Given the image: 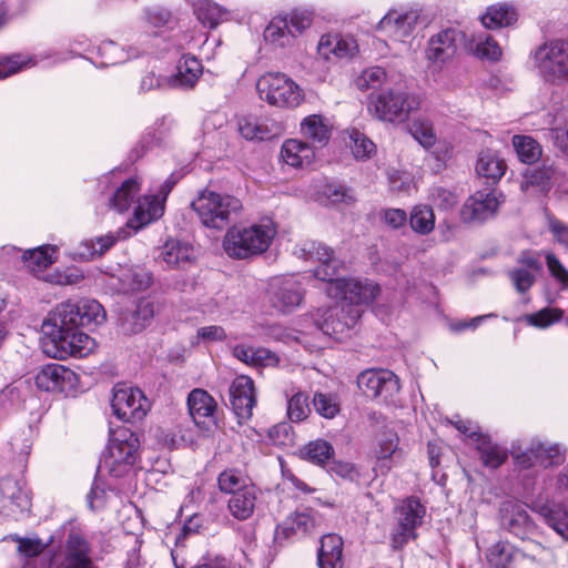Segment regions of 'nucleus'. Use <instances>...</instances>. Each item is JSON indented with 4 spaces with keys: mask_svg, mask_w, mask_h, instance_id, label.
<instances>
[{
    "mask_svg": "<svg viewBox=\"0 0 568 568\" xmlns=\"http://www.w3.org/2000/svg\"><path fill=\"white\" fill-rule=\"evenodd\" d=\"M106 314L95 300L68 301L57 306L51 317L43 323L47 341L44 353L53 358L85 357L95 347V342L80 331L81 326L101 325Z\"/></svg>",
    "mask_w": 568,
    "mask_h": 568,
    "instance_id": "nucleus-1",
    "label": "nucleus"
},
{
    "mask_svg": "<svg viewBox=\"0 0 568 568\" xmlns=\"http://www.w3.org/2000/svg\"><path fill=\"white\" fill-rule=\"evenodd\" d=\"M301 252L305 260L320 263L314 270V276L327 283L326 294L331 298L339 300L341 304L353 305L363 311V305H368L379 294L381 288L377 284L341 277L343 262L334 256V252L328 246L315 241H306Z\"/></svg>",
    "mask_w": 568,
    "mask_h": 568,
    "instance_id": "nucleus-2",
    "label": "nucleus"
},
{
    "mask_svg": "<svg viewBox=\"0 0 568 568\" xmlns=\"http://www.w3.org/2000/svg\"><path fill=\"white\" fill-rule=\"evenodd\" d=\"M275 234L276 231L268 224L232 226L223 239V248L232 258H251L264 253Z\"/></svg>",
    "mask_w": 568,
    "mask_h": 568,
    "instance_id": "nucleus-3",
    "label": "nucleus"
},
{
    "mask_svg": "<svg viewBox=\"0 0 568 568\" xmlns=\"http://www.w3.org/2000/svg\"><path fill=\"white\" fill-rule=\"evenodd\" d=\"M191 207L205 227L223 230L242 210V203L235 196L203 190L191 202Z\"/></svg>",
    "mask_w": 568,
    "mask_h": 568,
    "instance_id": "nucleus-4",
    "label": "nucleus"
},
{
    "mask_svg": "<svg viewBox=\"0 0 568 568\" xmlns=\"http://www.w3.org/2000/svg\"><path fill=\"white\" fill-rule=\"evenodd\" d=\"M418 108V97L399 88L382 89L368 95L367 110L381 121L402 123Z\"/></svg>",
    "mask_w": 568,
    "mask_h": 568,
    "instance_id": "nucleus-5",
    "label": "nucleus"
},
{
    "mask_svg": "<svg viewBox=\"0 0 568 568\" xmlns=\"http://www.w3.org/2000/svg\"><path fill=\"white\" fill-rule=\"evenodd\" d=\"M538 75L549 83L568 80V40H551L538 45L530 54Z\"/></svg>",
    "mask_w": 568,
    "mask_h": 568,
    "instance_id": "nucleus-6",
    "label": "nucleus"
},
{
    "mask_svg": "<svg viewBox=\"0 0 568 568\" xmlns=\"http://www.w3.org/2000/svg\"><path fill=\"white\" fill-rule=\"evenodd\" d=\"M140 440L130 429H120L103 452L100 466L105 467L112 477L121 478L132 468L139 454Z\"/></svg>",
    "mask_w": 568,
    "mask_h": 568,
    "instance_id": "nucleus-7",
    "label": "nucleus"
},
{
    "mask_svg": "<svg viewBox=\"0 0 568 568\" xmlns=\"http://www.w3.org/2000/svg\"><path fill=\"white\" fill-rule=\"evenodd\" d=\"M256 90L262 100L278 108H296L304 99L302 89L281 72H268L260 77Z\"/></svg>",
    "mask_w": 568,
    "mask_h": 568,
    "instance_id": "nucleus-8",
    "label": "nucleus"
},
{
    "mask_svg": "<svg viewBox=\"0 0 568 568\" xmlns=\"http://www.w3.org/2000/svg\"><path fill=\"white\" fill-rule=\"evenodd\" d=\"M396 526L390 535V546L402 550L410 540L417 538L416 529L423 524L426 507L416 496L402 499L395 507Z\"/></svg>",
    "mask_w": 568,
    "mask_h": 568,
    "instance_id": "nucleus-9",
    "label": "nucleus"
},
{
    "mask_svg": "<svg viewBox=\"0 0 568 568\" xmlns=\"http://www.w3.org/2000/svg\"><path fill=\"white\" fill-rule=\"evenodd\" d=\"M357 386L362 393L383 404H394L399 394L398 376L386 368H369L357 376Z\"/></svg>",
    "mask_w": 568,
    "mask_h": 568,
    "instance_id": "nucleus-10",
    "label": "nucleus"
},
{
    "mask_svg": "<svg viewBox=\"0 0 568 568\" xmlns=\"http://www.w3.org/2000/svg\"><path fill=\"white\" fill-rule=\"evenodd\" d=\"M361 317V308L341 304L320 308L316 313L315 323L325 335L339 338L353 328Z\"/></svg>",
    "mask_w": 568,
    "mask_h": 568,
    "instance_id": "nucleus-11",
    "label": "nucleus"
},
{
    "mask_svg": "<svg viewBox=\"0 0 568 568\" xmlns=\"http://www.w3.org/2000/svg\"><path fill=\"white\" fill-rule=\"evenodd\" d=\"M111 407L120 420L134 424L146 416L150 404L141 389L118 386L113 389Z\"/></svg>",
    "mask_w": 568,
    "mask_h": 568,
    "instance_id": "nucleus-12",
    "label": "nucleus"
},
{
    "mask_svg": "<svg viewBox=\"0 0 568 568\" xmlns=\"http://www.w3.org/2000/svg\"><path fill=\"white\" fill-rule=\"evenodd\" d=\"M37 387L44 392L70 394L79 384L78 375L61 364L42 366L34 376Z\"/></svg>",
    "mask_w": 568,
    "mask_h": 568,
    "instance_id": "nucleus-13",
    "label": "nucleus"
},
{
    "mask_svg": "<svg viewBox=\"0 0 568 568\" xmlns=\"http://www.w3.org/2000/svg\"><path fill=\"white\" fill-rule=\"evenodd\" d=\"M496 189L477 190L464 203L462 217L467 223H483L493 217L503 200Z\"/></svg>",
    "mask_w": 568,
    "mask_h": 568,
    "instance_id": "nucleus-14",
    "label": "nucleus"
},
{
    "mask_svg": "<svg viewBox=\"0 0 568 568\" xmlns=\"http://www.w3.org/2000/svg\"><path fill=\"white\" fill-rule=\"evenodd\" d=\"M500 527L511 535L526 539L535 531V523L525 506L518 501L506 500L499 507Z\"/></svg>",
    "mask_w": 568,
    "mask_h": 568,
    "instance_id": "nucleus-15",
    "label": "nucleus"
},
{
    "mask_svg": "<svg viewBox=\"0 0 568 568\" xmlns=\"http://www.w3.org/2000/svg\"><path fill=\"white\" fill-rule=\"evenodd\" d=\"M187 408L195 425L204 430L212 432L217 426L215 399L204 389L194 388L187 396Z\"/></svg>",
    "mask_w": 568,
    "mask_h": 568,
    "instance_id": "nucleus-16",
    "label": "nucleus"
},
{
    "mask_svg": "<svg viewBox=\"0 0 568 568\" xmlns=\"http://www.w3.org/2000/svg\"><path fill=\"white\" fill-rule=\"evenodd\" d=\"M230 404L237 416L243 420H248L253 415V408L256 405V394L254 382L251 377L237 376L229 388Z\"/></svg>",
    "mask_w": 568,
    "mask_h": 568,
    "instance_id": "nucleus-17",
    "label": "nucleus"
},
{
    "mask_svg": "<svg viewBox=\"0 0 568 568\" xmlns=\"http://www.w3.org/2000/svg\"><path fill=\"white\" fill-rule=\"evenodd\" d=\"M463 33L456 29L448 28L433 36L426 49V58L434 63H444L454 57L457 50V42Z\"/></svg>",
    "mask_w": 568,
    "mask_h": 568,
    "instance_id": "nucleus-18",
    "label": "nucleus"
},
{
    "mask_svg": "<svg viewBox=\"0 0 568 568\" xmlns=\"http://www.w3.org/2000/svg\"><path fill=\"white\" fill-rule=\"evenodd\" d=\"M399 437L396 432L387 429L378 435L373 455L377 460L373 468L377 473L387 474L392 468V462L402 457V450L398 447Z\"/></svg>",
    "mask_w": 568,
    "mask_h": 568,
    "instance_id": "nucleus-19",
    "label": "nucleus"
},
{
    "mask_svg": "<svg viewBox=\"0 0 568 568\" xmlns=\"http://www.w3.org/2000/svg\"><path fill=\"white\" fill-rule=\"evenodd\" d=\"M304 293L302 283L294 276L281 278L274 284V305L282 312H291L300 306Z\"/></svg>",
    "mask_w": 568,
    "mask_h": 568,
    "instance_id": "nucleus-20",
    "label": "nucleus"
},
{
    "mask_svg": "<svg viewBox=\"0 0 568 568\" xmlns=\"http://www.w3.org/2000/svg\"><path fill=\"white\" fill-rule=\"evenodd\" d=\"M153 316V304L141 300L134 308L126 310L121 314L120 328L125 335L139 334L151 323Z\"/></svg>",
    "mask_w": 568,
    "mask_h": 568,
    "instance_id": "nucleus-21",
    "label": "nucleus"
},
{
    "mask_svg": "<svg viewBox=\"0 0 568 568\" xmlns=\"http://www.w3.org/2000/svg\"><path fill=\"white\" fill-rule=\"evenodd\" d=\"M418 20L416 11H407L398 14L396 11H389L377 23L376 29L386 31L397 39H404L412 34Z\"/></svg>",
    "mask_w": 568,
    "mask_h": 568,
    "instance_id": "nucleus-22",
    "label": "nucleus"
},
{
    "mask_svg": "<svg viewBox=\"0 0 568 568\" xmlns=\"http://www.w3.org/2000/svg\"><path fill=\"white\" fill-rule=\"evenodd\" d=\"M469 438L476 444V449L486 467L496 469L507 459V450L491 442L490 437L480 432H471Z\"/></svg>",
    "mask_w": 568,
    "mask_h": 568,
    "instance_id": "nucleus-23",
    "label": "nucleus"
},
{
    "mask_svg": "<svg viewBox=\"0 0 568 568\" xmlns=\"http://www.w3.org/2000/svg\"><path fill=\"white\" fill-rule=\"evenodd\" d=\"M202 63L193 55H183L178 64V72L168 77L170 88L191 89L202 74Z\"/></svg>",
    "mask_w": 568,
    "mask_h": 568,
    "instance_id": "nucleus-24",
    "label": "nucleus"
},
{
    "mask_svg": "<svg viewBox=\"0 0 568 568\" xmlns=\"http://www.w3.org/2000/svg\"><path fill=\"white\" fill-rule=\"evenodd\" d=\"M343 539L336 534H327L321 538V547L317 551L320 568H343Z\"/></svg>",
    "mask_w": 568,
    "mask_h": 568,
    "instance_id": "nucleus-25",
    "label": "nucleus"
},
{
    "mask_svg": "<svg viewBox=\"0 0 568 568\" xmlns=\"http://www.w3.org/2000/svg\"><path fill=\"white\" fill-rule=\"evenodd\" d=\"M317 51L326 60L331 58V54L338 59H348L357 51V43L353 38L324 34L320 39Z\"/></svg>",
    "mask_w": 568,
    "mask_h": 568,
    "instance_id": "nucleus-26",
    "label": "nucleus"
},
{
    "mask_svg": "<svg viewBox=\"0 0 568 568\" xmlns=\"http://www.w3.org/2000/svg\"><path fill=\"white\" fill-rule=\"evenodd\" d=\"M303 136L311 142L313 150L325 146L332 134L327 120L320 114H311L301 122Z\"/></svg>",
    "mask_w": 568,
    "mask_h": 568,
    "instance_id": "nucleus-27",
    "label": "nucleus"
},
{
    "mask_svg": "<svg viewBox=\"0 0 568 568\" xmlns=\"http://www.w3.org/2000/svg\"><path fill=\"white\" fill-rule=\"evenodd\" d=\"M257 491V487L253 484L232 495L227 500L230 514L241 521L251 518L256 507Z\"/></svg>",
    "mask_w": 568,
    "mask_h": 568,
    "instance_id": "nucleus-28",
    "label": "nucleus"
},
{
    "mask_svg": "<svg viewBox=\"0 0 568 568\" xmlns=\"http://www.w3.org/2000/svg\"><path fill=\"white\" fill-rule=\"evenodd\" d=\"M281 156L286 164L293 168H302L312 163L315 151L306 142L290 139L283 143Z\"/></svg>",
    "mask_w": 568,
    "mask_h": 568,
    "instance_id": "nucleus-29",
    "label": "nucleus"
},
{
    "mask_svg": "<svg viewBox=\"0 0 568 568\" xmlns=\"http://www.w3.org/2000/svg\"><path fill=\"white\" fill-rule=\"evenodd\" d=\"M163 213L164 204L159 200L158 195H146L139 200L134 209V219L129 222V225L135 229L142 227L160 219Z\"/></svg>",
    "mask_w": 568,
    "mask_h": 568,
    "instance_id": "nucleus-30",
    "label": "nucleus"
},
{
    "mask_svg": "<svg viewBox=\"0 0 568 568\" xmlns=\"http://www.w3.org/2000/svg\"><path fill=\"white\" fill-rule=\"evenodd\" d=\"M518 19L516 9L507 3L489 6L480 17L481 24L486 29L495 30L514 24Z\"/></svg>",
    "mask_w": 568,
    "mask_h": 568,
    "instance_id": "nucleus-31",
    "label": "nucleus"
},
{
    "mask_svg": "<svg viewBox=\"0 0 568 568\" xmlns=\"http://www.w3.org/2000/svg\"><path fill=\"white\" fill-rule=\"evenodd\" d=\"M264 40L275 48H285L294 43L295 37L288 27V19L283 14L272 18L264 30Z\"/></svg>",
    "mask_w": 568,
    "mask_h": 568,
    "instance_id": "nucleus-32",
    "label": "nucleus"
},
{
    "mask_svg": "<svg viewBox=\"0 0 568 568\" xmlns=\"http://www.w3.org/2000/svg\"><path fill=\"white\" fill-rule=\"evenodd\" d=\"M194 13L197 20L210 29L216 28L220 23L231 20V12L212 0H199L194 6Z\"/></svg>",
    "mask_w": 568,
    "mask_h": 568,
    "instance_id": "nucleus-33",
    "label": "nucleus"
},
{
    "mask_svg": "<svg viewBox=\"0 0 568 568\" xmlns=\"http://www.w3.org/2000/svg\"><path fill=\"white\" fill-rule=\"evenodd\" d=\"M506 163L490 150L481 151L476 163V172L487 179L489 184H496L505 174Z\"/></svg>",
    "mask_w": 568,
    "mask_h": 568,
    "instance_id": "nucleus-34",
    "label": "nucleus"
},
{
    "mask_svg": "<svg viewBox=\"0 0 568 568\" xmlns=\"http://www.w3.org/2000/svg\"><path fill=\"white\" fill-rule=\"evenodd\" d=\"M524 555L510 542L498 541L487 551V560L494 568H515Z\"/></svg>",
    "mask_w": 568,
    "mask_h": 568,
    "instance_id": "nucleus-35",
    "label": "nucleus"
},
{
    "mask_svg": "<svg viewBox=\"0 0 568 568\" xmlns=\"http://www.w3.org/2000/svg\"><path fill=\"white\" fill-rule=\"evenodd\" d=\"M164 125V121H156L154 126L148 128L141 136L139 143L131 151V156L134 159L142 158L149 150L153 148L164 146L165 143V131L160 128Z\"/></svg>",
    "mask_w": 568,
    "mask_h": 568,
    "instance_id": "nucleus-36",
    "label": "nucleus"
},
{
    "mask_svg": "<svg viewBox=\"0 0 568 568\" xmlns=\"http://www.w3.org/2000/svg\"><path fill=\"white\" fill-rule=\"evenodd\" d=\"M537 513L544 518L545 523L551 527L559 536L562 531L559 526H568V508L566 505L556 501H547L537 508Z\"/></svg>",
    "mask_w": 568,
    "mask_h": 568,
    "instance_id": "nucleus-37",
    "label": "nucleus"
},
{
    "mask_svg": "<svg viewBox=\"0 0 568 568\" xmlns=\"http://www.w3.org/2000/svg\"><path fill=\"white\" fill-rule=\"evenodd\" d=\"M410 229L419 235H428L435 229V214L429 205L413 206L408 216Z\"/></svg>",
    "mask_w": 568,
    "mask_h": 568,
    "instance_id": "nucleus-38",
    "label": "nucleus"
},
{
    "mask_svg": "<svg viewBox=\"0 0 568 568\" xmlns=\"http://www.w3.org/2000/svg\"><path fill=\"white\" fill-rule=\"evenodd\" d=\"M193 253V247L180 241H168L161 252L162 261L168 267H180L181 264L189 263Z\"/></svg>",
    "mask_w": 568,
    "mask_h": 568,
    "instance_id": "nucleus-39",
    "label": "nucleus"
},
{
    "mask_svg": "<svg viewBox=\"0 0 568 568\" xmlns=\"http://www.w3.org/2000/svg\"><path fill=\"white\" fill-rule=\"evenodd\" d=\"M511 142L518 159L523 163L534 164L541 158L542 149L534 138L516 134Z\"/></svg>",
    "mask_w": 568,
    "mask_h": 568,
    "instance_id": "nucleus-40",
    "label": "nucleus"
},
{
    "mask_svg": "<svg viewBox=\"0 0 568 568\" xmlns=\"http://www.w3.org/2000/svg\"><path fill=\"white\" fill-rule=\"evenodd\" d=\"M248 485H253L250 478L237 468H227L217 476V486L223 494H230L232 496L244 489V487H248Z\"/></svg>",
    "mask_w": 568,
    "mask_h": 568,
    "instance_id": "nucleus-41",
    "label": "nucleus"
},
{
    "mask_svg": "<svg viewBox=\"0 0 568 568\" xmlns=\"http://www.w3.org/2000/svg\"><path fill=\"white\" fill-rule=\"evenodd\" d=\"M302 454L305 459L325 469L334 457L335 450L327 440L316 439L305 445L302 449Z\"/></svg>",
    "mask_w": 568,
    "mask_h": 568,
    "instance_id": "nucleus-42",
    "label": "nucleus"
},
{
    "mask_svg": "<svg viewBox=\"0 0 568 568\" xmlns=\"http://www.w3.org/2000/svg\"><path fill=\"white\" fill-rule=\"evenodd\" d=\"M118 241V237L112 233L98 236L94 240L83 241L79 247V256L87 261L93 260L97 256H102L109 251Z\"/></svg>",
    "mask_w": 568,
    "mask_h": 568,
    "instance_id": "nucleus-43",
    "label": "nucleus"
},
{
    "mask_svg": "<svg viewBox=\"0 0 568 568\" xmlns=\"http://www.w3.org/2000/svg\"><path fill=\"white\" fill-rule=\"evenodd\" d=\"M139 191L140 186L135 179L130 178L125 180L121 186L115 190L110 200L112 207L119 212L128 211L134 202Z\"/></svg>",
    "mask_w": 568,
    "mask_h": 568,
    "instance_id": "nucleus-44",
    "label": "nucleus"
},
{
    "mask_svg": "<svg viewBox=\"0 0 568 568\" xmlns=\"http://www.w3.org/2000/svg\"><path fill=\"white\" fill-rule=\"evenodd\" d=\"M534 452H536L538 464L545 468L564 463L566 455V449L559 444L542 442H534Z\"/></svg>",
    "mask_w": 568,
    "mask_h": 568,
    "instance_id": "nucleus-45",
    "label": "nucleus"
},
{
    "mask_svg": "<svg viewBox=\"0 0 568 568\" xmlns=\"http://www.w3.org/2000/svg\"><path fill=\"white\" fill-rule=\"evenodd\" d=\"M0 493L8 501L20 510L31 506L28 493L21 489L16 480L4 479L0 483Z\"/></svg>",
    "mask_w": 568,
    "mask_h": 568,
    "instance_id": "nucleus-46",
    "label": "nucleus"
},
{
    "mask_svg": "<svg viewBox=\"0 0 568 568\" xmlns=\"http://www.w3.org/2000/svg\"><path fill=\"white\" fill-rule=\"evenodd\" d=\"M57 252L54 246H40L23 254L26 265L31 271H38L48 267L54 261L53 254Z\"/></svg>",
    "mask_w": 568,
    "mask_h": 568,
    "instance_id": "nucleus-47",
    "label": "nucleus"
},
{
    "mask_svg": "<svg viewBox=\"0 0 568 568\" xmlns=\"http://www.w3.org/2000/svg\"><path fill=\"white\" fill-rule=\"evenodd\" d=\"M555 170L551 165L527 169L524 174L525 183L538 187L540 191H549Z\"/></svg>",
    "mask_w": 568,
    "mask_h": 568,
    "instance_id": "nucleus-48",
    "label": "nucleus"
},
{
    "mask_svg": "<svg viewBox=\"0 0 568 568\" xmlns=\"http://www.w3.org/2000/svg\"><path fill=\"white\" fill-rule=\"evenodd\" d=\"M313 405L316 413L327 419L334 418L341 410L337 397L332 394L315 393Z\"/></svg>",
    "mask_w": 568,
    "mask_h": 568,
    "instance_id": "nucleus-49",
    "label": "nucleus"
},
{
    "mask_svg": "<svg viewBox=\"0 0 568 568\" xmlns=\"http://www.w3.org/2000/svg\"><path fill=\"white\" fill-rule=\"evenodd\" d=\"M409 132L425 149H429L436 143L437 138L433 124L427 120H414L410 124Z\"/></svg>",
    "mask_w": 568,
    "mask_h": 568,
    "instance_id": "nucleus-50",
    "label": "nucleus"
},
{
    "mask_svg": "<svg viewBox=\"0 0 568 568\" xmlns=\"http://www.w3.org/2000/svg\"><path fill=\"white\" fill-rule=\"evenodd\" d=\"M239 131L246 140H266L270 138L267 125L251 116L242 118L239 121Z\"/></svg>",
    "mask_w": 568,
    "mask_h": 568,
    "instance_id": "nucleus-51",
    "label": "nucleus"
},
{
    "mask_svg": "<svg viewBox=\"0 0 568 568\" xmlns=\"http://www.w3.org/2000/svg\"><path fill=\"white\" fill-rule=\"evenodd\" d=\"M311 413L308 396L303 392H297L287 402V416L292 422H302Z\"/></svg>",
    "mask_w": 568,
    "mask_h": 568,
    "instance_id": "nucleus-52",
    "label": "nucleus"
},
{
    "mask_svg": "<svg viewBox=\"0 0 568 568\" xmlns=\"http://www.w3.org/2000/svg\"><path fill=\"white\" fill-rule=\"evenodd\" d=\"M283 17L288 19V27L295 39L312 26L314 19L313 12L307 9H293Z\"/></svg>",
    "mask_w": 568,
    "mask_h": 568,
    "instance_id": "nucleus-53",
    "label": "nucleus"
},
{
    "mask_svg": "<svg viewBox=\"0 0 568 568\" xmlns=\"http://www.w3.org/2000/svg\"><path fill=\"white\" fill-rule=\"evenodd\" d=\"M564 316V311L559 308L545 307L536 313L526 314L525 321L535 327L545 328L559 322Z\"/></svg>",
    "mask_w": 568,
    "mask_h": 568,
    "instance_id": "nucleus-54",
    "label": "nucleus"
},
{
    "mask_svg": "<svg viewBox=\"0 0 568 568\" xmlns=\"http://www.w3.org/2000/svg\"><path fill=\"white\" fill-rule=\"evenodd\" d=\"M325 469L332 476H337L353 483H359L361 480L358 467L349 462L336 460L333 457Z\"/></svg>",
    "mask_w": 568,
    "mask_h": 568,
    "instance_id": "nucleus-55",
    "label": "nucleus"
},
{
    "mask_svg": "<svg viewBox=\"0 0 568 568\" xmlns=\"http://www.w3.org/2000/svg\"><path fill=\"white\" fill-rule=\"evenodd\" d=\"M352 152L356 159H369L375 153L374 142L361 131L354 129L349 134Z\"/></svg>",
    "mask_w": 568,
    "mask_h": 568,
    "instance_id": "nucleus-56",
    "label": "nucleus"
},
{
    "mask_svg": "<svg viewBox=\"0 0 568 568\" xmlns=\"http://www.w3.org/2000/svg\"><path fill=\"white\" fill-rule=\"evenodd\" d=\"M31 61V58L20 53L0 58V80L23 70Z\"/></svg>",
    "mask_w": 568,
    "mask_h": 568,
    "instance_id": "nucleus-57",
    "label": "nucleus"
},
{
    "mask_svg": "<svg viewBox=\"0 0 568 568\" xmlns=\"http://www.w3.org/2000/svg\"><path fill=\"white\" fill-rule=\"evenodd\" d=\"M475 54L480 59L496 62L501 58V49L491 36L485 34L478 38Z\"/></svg>",
    "mask_w": 568,
    "mask_h": 568,
    "instance_id": "nucleus-58",
    "label": "nucleus"
},
{
    "mask_svg": "<svg viewBox=\"0 0 568 568\" xmlns=\"http://www.w3.org/2000/svg\"><path fill=\"white\" fill-rule=\"evenodd\" d=\"M381 222L393 231L405 229L408 222V215L405 210L396 207L382 209L379 212Z\"/></svg>",
    "mask_w": 568,
    "mask_h": 568,
    "instance_id": "nucleus-59",
    "label": "nucleus"
},
{
    "mask_svg": "<svg viewBox=\"0 0 568 568\" xmlns=\"http://www.w3.org/2000/svg\"><path fill=\"white\" fill-rule=\"evenodd\" d=\"M509 280L515 286L516 291L524 294L530 290L536 282V275L527 268L516 267L507 272Z\"/></svg>",
    "mask_w": 568,
    "mask_h": 568,
    "instance_id": "nucleus-60",
    "label": "nucleus"
},
{
    "mask_svg": "<svg viewBox=\"0 0 568 568\" xmlns=\"http://www.w3.org/2000/svg\"><path fill=\"white\" fill-rule=\"evenodd\" d=\"M385 78L386 72L383 68L372 67L362 72L356 80V85L359 90L365 91L381 85Z\"/></svg>",
    "mask_w": 568,
    "mask_h": 568,
    "instance_id": "nucleus-61",
    "label": "nucleus"
},
{
    "mask_svg": "<svg viewBox=\"0 0 568 568\" xmlns=\"http://www.w3.org/2000/svg\"><path fill=\"white\" fill-rule=\"evenodd\" d=\"M99 53L102 58L100 64L103 67L115 65L123 61L121 49L112 41L102 43L99 47Z\"/></svg>",
    "mask_w": 568,
    "mask_h": 568,
    "instance_id": "nucleus-62",
    "label": "nucleus"
},
{
    "mask_svg": "<svg viewBox=\"0 0 568 568\" xmlns=\"http://www.w3.org/2000/svg\"><path fill=\"white\" fill-rule=\"evenodd\" d=\"M290 517L292 521H294L295 528L301 536L310 534L315 527V518L311 509L294 511Z\"/></svg>",
    "mask_w": 568,
    "mask_h": 568,
    "instance_id": "nucleus-63",
    "label": "nucleus"
},
{
    "mask_svg": "<svg viewBox=\"0 0 568 568\" xmlns=\"http://www.w3.org/2000/svg\"><path fill=\"white\" fill-rule=\"evenodd\" d=\"M153 283V274L143 267L131 271L129 275V285L133 291H144Z\"/></svg>",
    "mask_w": 568,
    "mask_h": 568,
    "instance_id": "nucleus-64",
    "label": "nucleus"
}]
</instances>
